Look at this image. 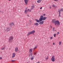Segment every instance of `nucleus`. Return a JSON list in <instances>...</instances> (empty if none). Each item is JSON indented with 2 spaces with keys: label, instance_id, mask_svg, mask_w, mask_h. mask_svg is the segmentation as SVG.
Here are the masks:
<instances>
[{
  "label": "nucleus",
  "instance_id": "obj_36",
  "mask_svg": "<svg viewBox=\"0 0 63 63\" xmlns=\"http://www.w3.org/2000/svg\"><path fill=\"white\" fill-rule=\"evenodd\" d=\"M30 25H32V22L29 23Z\"/></svg>",
  "mask_w": 63,
  "mask_h": 63
},
{
  "label": "nucleus",
  "instance_id": "obj_33",
  "mask_svg": "<svg viewBox=\"0 0 63 63\" xmlns=\"http://www.w3.org/2000/svg\"><path fill=\"white\" fill-rule=\"evenodd\" d=\"M52 7H54L55 6V5H54V4H53L52 6Z\"/></svg>",
  "mask_w": 63,
  "mask_h": 63
},
{
  "label": "nucleus",
  "instance_id": "obj_45",
  "mask_svg": "<svg viewBox=\"0 0 63 63\" xmlns=\"http://www.w3.org/2000/svg\"><path fill=\"white\" fill-rule=\"evenodd\" d=\"M43 15L44 16H46V14H44Z\"/></svg>",
  "mask_w": 63,
  "mask_h": 63
},
{
  "label": "nucleus",
  "instance_id": "obj_42",
  "mask_svg": "<svg viewBox=\"0 0 63 63\" xmlns=\"http://www.w3.org/2000/svg\"><path fill=\"white\" fill-rule=\"evenodd\" d=\"M27 16H28V17H29V15H28V14H27Z\"/></svg>",
  "mask_w": 63,
  "mask_h": 63
},
{
  "label": "nucleus",
  "instance_id": "obj_40",
  "mask_svg": "<svg viewBox=\"0 0 63 63\" xmlns=\"http://www.w3.org/2000/svg\"><path fill=\"white\" fill-rule=\"evenodd\" d=\"M49 9H51L52 7H51V6H50L49 7Z\"/></svg>",
  "mask_w": 63,
  "mask_h": 63
},
{
  "label": "nucleus",
  "instance_id": "obj_17",
  "mask_svg": "<svg viewBox=\"0 0 63 63\" xmlns=\"http://www.w3.org/2000/svg\"><path fill=\"white\" fill-rule=\"evenodd\" d=\"M58 12H59V16H60V14H61V12L60 11V10H58Z\"/></svg>",
  "mask_w": 63,
  "mask_h": 63
},
{
  "label": "nucleus",
  "instance_id": "obj_15",
  "mask_svg": "<svg viewBox=\"0 0 63 63\" xmlns=\"http://www.w3.org/2000/svg\"><path fill=\"white\" fill-rule=\"evenodd\" d=\"M44 21H42L39 23V24H43L44 23Z\"/></svg>",
  "mask_w": 63,
  "mask_h": 63
},
{
  "label": "nucleus",
  "instance_id": "obj_29",
  "mask_svg": "<svg viewBox=\"0 0 63 63\" xmlns=\"http://www.w3.org/2000/svg\"><path fill=\"white\" fill-rule=\"evenodd\" d=\"M57 8V6H55V7H54V9H56Z\"/></svg>",
  "mask_w": 63,
  "mask_h": 63
},
{
  "label": "nucleus",
  "instance_id": "obj_25",
  "mask_svg": "<svg viewBox=\"0 0 63 63\" xmlns=\"http://www.w3.org/2000/svg\"><path fill=\"white\" fill-rule=\"evenodd\" d=\"M53 31H55V28L53 27Z\"/></svg>",
  "mask_w": 63,
  "mask_h": 63
},
{
  "label": "nucleus",
  "instance_id": "obj_10",
  "mask_svg": "<svg viewBox=\"0 0 63 63\" xmlns=\"http://www.w3.org/2000/svg\"><path fill=\"white\" fill-rule=\"evenodd\" d=\"M42 1V0H37V3H40L41 2V1Z\"/></svg>",
  "mask_w": 63,
  "mask_h": 63
},
{
  "label": "nucleus",
  "instance_id": "obj_27",
  "mask_svg": "<svg viewBox=\"0 0 63 63\" xmlns=\"http://www.w3.org/2000/svg\"><path fill=\"white\" fill-rule=\"evenodd\" d=\"M11 26H15V25L14 24V23L12 22Z\"/></svg>",
  "mask_w": 63,
  "mask_h": 63
},
{
  "label": "nucleus",
  "instance_id": "obj_3",
  "mask_svg": "<svg viewBox=\"0 0 63 63\" xmlns=\"http://www.w3.org/2000/svg\"><path fill=\"white\" fill-rule=\"evenodd\" d=\"M13 39L14 38L13 37V36H11L10 37L8 40V42L9 43H11V42H12Z\"/></svg>",
  "mask_w": 63,
  "mask_h": 63
},
{
  "label": "nucleus",
  "instance_id": "obj_28",
  "mask_svg": "<svg viewBox=\"0 0 63 63\" xmlns=\"http://www.w3.org/2000/svg\"><path fill=\"white\" fill-rule=\"evenodd\" d=\"M37 48V46H36L34 47V49H35Z\"/></svg>",
  "mask_w": 63,
  "mask_h": 63
},
{
  "label": "nucleus",
  "instance_id": "obj_26",
  "mask_svg": "<svg viewBox=\"0 0 63 63\" xmlns=\"http://www.w3.org/2000/svg\"><path fill=\"white\" fill-rule=\"evenodd\" d=\"M48 59V56H47V57L46 58V60H47Z\"/></svg>",
  "mask_w": 63,
  "mask_h": 63
},
{
  "label": "nucleus",
  "instance_id": "obj_32",
  "mask_svg": "<svg viewBox=\"0 0 63 63\" xmlns=\"http://www.w3.org/2000/svg\"><path fill=\"white\" fill-rule=\"evenodd\" d=\"M11 61V62H15V61H16V60H12Z\"/></svg>",
  "mask_w": 63,
  "mask_h": 63
},
{
  "label": "nucleus",
  "instance_id": "obj_39",
  "mask_svg": "<svg viewBox=\"0 0 63 63\" xmlns=\"http://www.w3.org/2000/svg\"><path fill=\"white\" fill-rule=\"evenodd\" d=\"M59 32H57V34L58 35V34H59Z\"/></svg>",
  "mask_w": 63,
  "mask_h": 63
},
{
  "label": "nucleus",
  "instance_id": "obj_16",
  "mask_svg": "<svg viewBox=\"0 0 63 63\" xmlns=\"http://www.w3.org/2000/svg\"><path fill=\"white\" fill-rule=\"evenodd\" d=\"M34 57H35V56H34V55H33L32 57L31 58V60H33V59H34Z\"/></svg>",
  "mask_w": 63,
  "mask_h": 63
},
{
  "label": "nucleus",
  "instance_id": "obj_4",
  "mask_svg": "<svg viewBox=\"0 0 63 63\" xmlns=\"http://www.w3.org/2000/svg\"><path fill=\"white\" fill-rule=\"evenodd\" d=\"M51 60L52 62H54L55 61V57H54V56H52L51 58Z\"/></svg>",
  "mask_w": 63,
  "mask_h": 63
},
{
  "label": "nucleus",
  "instance_id": "obj_35",
  "mask_svg": "<svg viewBox=\"0 0 63 63\" xmlns=\"http://www.w3.org/2000/svg\"><path fill=\"white\" fill-rule=\"evenodd\" d=\"M12 22L10 23L9 24L11 26H12Z\"/></svg>",
  "mask_w": 63,
  "mask_h": 63
},
{
  "label": "nucleus",
  "instance_id": "obj_6",
  "mask_svg": "<svg viewBox=\"0 0 63 63\" xmlns=\"http://www.w3.org/2000/svg\"><path fill=\"white\" fill-rule=\"evenodd\" d=\"M44 16H40V18L39 19V21H42L43 20L42 17H43Z\"/></svg>",
  "mask_w": 63,
  "mask_h": 63
},
{
  "label": "nucleus",
  "instance_id": "obj_23",
  "mask_svg": "<svg viewBox=\"0 0 63 63\" xmlns=\"http://www.w3.org/2000/svg\"><path fill=\"white\" fill-rule=\"evenodd\" d=\"M60 10V12H63V8H62L60 10V9H59Z\"/></svg>",
  "mask_w": 63,
  "mask_h": 63
},
{
  "label": "nucleus",
  "instance_id": "obj_2",
  "mask_svg": "<svg viewBox=\"0 0 63 63\" xmlns=\"http://www.w3.org/2000/svg\"><path fill=\"white\" fill-rule=\"evenodd\" d=\"M35 31L34 30H33L30 32L28 33L27 35V36H29L30 35H31V34H33L35 33Z\"/></svg>",
  "mask_w": 63,
  "mask_h": 63
},
{
  "label": "nucleus",
  "instance_id": "obj_7",
  "mask_svg": "<svg viewBox=\"0 0 63 63\" xmlns=\"http://www.w3.org/2000/svg\"><path fill=\"white\" fill-rule=\"evenodd\" d=\"M56 22V20L55 19H53L52 21V23H55V22Z\"/></svg>",
  "mask_w": 63,
  "mask_h": 63
},
{
  "label": "nucleus",
  "instance_id": "obj_46",
  "mask_svg": "<svg viewBox=\"0 0 63 63\" xmlns=\"http://www.w3.org/2000/svg\"><path fill=\"white\" fill-rule=\"evenodd\" d=\"M47 44H49V42H48V43H47Z\"/></svg>",
  "mask_w": 63,
  "mask_h": 63
},
{
  "label": "nucleus",
  "instance_id": "obj_14",
  "mask_svg": "<svg viewBox=\"0 0 63 63\" xmlns=\"http://www.w3.org/2000/svg\"><path fill=\"white\" fill-rule=\"evenodd\" d=\"M5 46H4L3 47H2L1 48V50H4L5 49Z\"/></svg>",
  "mask_w": 63,
  "mask_h": 63
},
{
  "label": "nucleus",
  "instance_id": "obj_47",
  "mask_svg": "<svg viewBox=\"0 0 63 63\" xmlns=\"http://www.w3.org/2000/svg\"><path fill=\"white\" fill-rule=\"evenodd\" d=\"M42 9V7H41V8H40V9Z\"/></svg>",
  "mask_w": 63,
  "mask_h": 63
},
{
  "label": "nucleus",
  "instance_id": "obj_20",
  "mask_svg": "<svg viewBox=\"0 0 63 63\" xmlns=\"http://www.w3.org/2000/svg\"><path fill=\"white\" fill-rule=\"evenodd\" d=\"M32 55L33 54H32V53H31V54H30L29 55V57H31Z\"/></svg>",
  "mask_w": 63,
  "mask_h": 63
},
{
  "label": "nucleus",
  "instance_id": "obj_24",
  "mask_svg": "<svg viewBox=\"0 0 63 63\" xmlns=\"http://www.w3.org/2000/svg\"><path fill=\"white\" fill-rule=\"evenodd\" d=\"M33 54L34 55H35L36 54H37V52H34L33 53Z\"/></svg>",
  "mask_w": 63,
  "mask_h": 63
},
{
  "label": "nucleus",
  "instance_id": "obj_38",
  "mask_svg": "<svg viewBox=\"0 0 63 63\" xmlns=\"http://www.w3.org/2000/svg\"><path fill=\"white\" fill-rule=\"evenodd\" d=\"M50 39H53V38H52V37H50Z\"/></svg>",
  "mask_w": 63,
  "mask_h": 63
},
{
  "label": "nucleus",
  "instance_id": "obj_21",
  "mask_svg": "<svg viewBox=\"0 0 63 63\" xmlns=\"http://www.w3.org/2000/svg\"><path fill=\"white\" fill-rule=\"evenodd\" d=\"M35 7L34 6H31V10H32Z\"/></svg>",
  "mask_w": 63,
  "mask_h": 63
},
{
  "label": "nucleus",
  "instance_id": "obj_1",
  "mask_svg": "<svg viewBox=\"0 0 63 63\" xmlns=\"http://www.w3.org/2000/svg\"><path fill=\"white\" fill-rule=\"evenodd\" d=\"M60 24V22L58 20L56 21V22L55 23V25L56 26H59V25Z\"/></svg>",
  "mask_w": 63,
  "mask_h": 63
},
{
  "label": "nucleus",
  "instance_id": "obj_8",
  "mask_svg": "<svg viewBox=\"0 0 63 63\" xmlns=\"http://www.w3.org/2000/svg\"><path fill=\"white\" fill-rule=\"evenodd\" d=\"M10 28L9 27L7 28L6 30V32H8V31L10 30Z\"/></svg>",
  "mask_w": 63,
  "mask_h": 63
},
{
  "label": "nucleus",
  "instance_id": "obj_37",
  "mask_svg": "<svg viewBox=\"0 0 63 63\" xmlns=\"http://www.w3.org/2000/svg\"><path fill=\"white\" fill-rule=\"evenodd\" d=\"M55 1H56V2H57V1H58V0H54Z\"/></svg>",
  "mask_w": 63,
  "mask_h": 63
},
{
  "label": "nucleus",
  "instance_id": "obj_19",
  "mask_svg": "<svg viewBox=\"0 0 63 63\" xmlns=\"http://www.w3.org/2000/svg\"><path fill=\"white\" fill-rule=\"evenodd\" d=\"M30 53H31L32 52V49H31L29 50Z\"/></svg>",
  "mask_w": 63,
  "mask_h": 63
},
{
  "label": "nucleus",
  "instance_id": "obj_11",
  "mask_svg": "<svg viewBox=\"0 0 63 63\" xmlns=\"http://www.w3.org/2000/svg\"><path fill=\"white\" fill-rule=\"evenodd\" d=\"M15 55H16V54L15 53H13V55L12 56V58H14V57H15Z\"/></svg>",
  "mask_w": 63,
  "mask_h": 63
},
{
  "label": "nucleus",
  "instance_id": "obj_18",
  "mask_svg": "<svg viewBox=\"0 0 63 63\" xmlns=\"http://www.w3.org/2000/svg\"><path fill=\"white\" fill-rule=\"evenodd\" d=\"M34 25H36L37 26H38V25H39V24L38 23H35L34 24Z\"/></svg>",
  "mask_w": 63,
  "mask_h": 63
},
{
  "label": "nucleus",
  "instance_id": "obj_22",
  "mask_svg": "<svg viewBox=\"0 0 63 63\" xmlns=\"http://www.w3.org/2000/svg\"><path fill=\"white\" fill-rule=\"evenodd\" d=\"M35 21L37 22H40V21L39 20H38L37 19H35Z\"/></svg>",
  "mask_w": 63,
  "mask_h": 63
},
{
  "label": "nucleus",
  "instance_id": "obj_31",
  "mask_svg": "<svg viewBox=\"0 0 63 63\" xmlns=\"http://www.w3.org/2000/svg\"><path fill=\"white\" fill-rule=\"evenodd\" d=\"M59 45H60L61 44V42H59Z\"/></svg>",
  "mask_w": 63,
  "mask_h": 63
},
{
  "label": "nucleus",
  "instance_id": "obj_12",
  "mask_svg": "<svg viewBox=\"0 0 63 63\" xmlns=\"http://www.w3.org/2000/svg\"><path fill=\"white\" fill-rule=\"evenodd\" d=\"M42 18V20H45L47 19V17H44Z\"/></svg>",
  "mask_w": 63,
  "mask_h": 63
},
{
  "label": "nucleus",
  "instance_id": "obj_13",
  "mask_svg": "<svg viewBox=\"0 0 63 63\" xmlns=\"http://www.w3.org/2000/svg\"><path fill=\"white\" fill-rule=\"evenodd\" d=\"M18 50V48L17 47H16L15 48V51L16 52H17Z\"/></svg>",
  "mask_w": 63,
  "mask_h": 63
},
{
  "label": "nucleus",
  "instance_id": "obj_41",
  "mask_svg": "<svg viewBox=\"0 0 63 63\" xmlns=\"http://www.w3.org/2000/svg\"><path fill=\"white\" fill-rule=\"evenodd\" d=\"M0 59H2V58L1 57H0Z\"/></svg>",
  "mask_w": 63,
  "mask_h": 63
},
{
  "label": "nucleus",
  "instance_id": "obj_34",
  "mask_svg": "<svg viewBox=\"0 0 63 63\" xmlns=\"http://www.w3.org/2000/svg\"><path fill=\"white\" fill-rule=\"evenodd\" d=\"M29 23L32 22V21H31V20H29Z\"/></svg>",
  "mask_w": 63,
  "mask_h": 63
},
{
  "label": "nucleus",
  "instance_id": "obj_43",
  "mask_svg": "<svg viewBox=\"0 0 63 63\" xmlns=\"http://www.w3.org/2000/svg\"><path fill=\"white\" fill-rule=\"evenodd\" d=\"M29 11L31 12V10H29Z\"/></svg>",
  "mask_w": 63,
  "mask_h": 63
},
{
  "label": "nucleus",
  "instance_id": "obj_48",
  "mask_svg": "<svg viewBox=\"0 0 63 63\" xmlns=\"http://www.w3.org/2000/svg\"><path fill=\"white\" fill-rule=\"evenodd\" d=\"M9 1H11V0H8Z\"/></svg>",
  "mask_w": 63,
  "mask_h": 63
},
{
  "label": "nucleus",
  "instance_id": "obj_9",
  "mask_svg": "<svg viewBox=\"0 0 63 63\" xmlns=\"http://www.w3.org/2000/svg\"><path fill=\"white\" fill-rule=\"evenodd\" d=\"M29 11V9H28L26 10H25V13H27V12H28Z\"/></svg>",
  "mask_w": 63,
  "mask_h": 63
},
{
  "label": "nucleus",
  "instance_id": "obj_30",
  "mask_svg": "<svg viewBox=\"0 0 63 63\" xmlns=\"http://www.w3.org/2000/svg\"><path fill=\"white\" fill-rule=\"evenodd\" d=\"M56 34H54V37H56Z\"/></svg>",
  "mask_w": 63,
  "mask_h": 63
},
{
  "label": "nucleus",
  "instance_id": "obj_44",
  "mask_svg": "<svg viewBox=\"0 0 63 63\" xmlns=\"http://www.w3.org/2000/svg\"><path fill=\"white\" fill-rule=\"evenodd\" d=\"M53 45H55V43H53Z\"/></svg>",
  "mask_w": 63,
  "mask_h": 63
},
{
  "label": "nucleus",
  "instance_id": "obj_5",
  "mask_svg": "<svg viewBox=\"0 0 63 63\" xmlns=\"http://www.w3.org/2000/svg\"><path fill=\"white\" fill-rule=\"evenodd\" d=\"M29 1V0H24L25 5H27V3H28V2Z\"/></svg>",
  "mask_w": 63,
  "mask_h": 63
}]
</instances>
